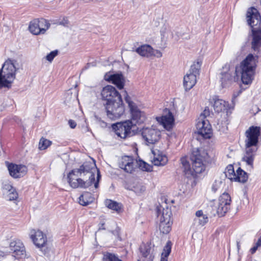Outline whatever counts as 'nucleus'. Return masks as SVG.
Returning a JSON list of instances; mask_svg holds the SVG:
<instances>
[{
	"instance_id": "nucleus-20",
	"label": "nucleus",
	"mask_w": 261,
	"mask_h": 261,
	"mask_svg": "<svg viewBox=\"0 0 261 261\" xmlns=\"http://www.w3.org/2000/svg\"><path fill=\"white\" fill-rule=\"evenodd\" d=\"M156 211L160 221L171 222L172 212L166 203L157 206Z\"/></svg>"
},
{
	"instance_id": "nucleus-56",
	"label": "nucleus",
	"mask_w": 261,
	"mask_h": 261,
	"mask_svg": "<svg viewBox=\"0 0 261 261\" xmlns=\"http://www.w3.org/2000/svg\"><path fill=\"white\" fill-rule=\"evenodd\" d=\"M89 1L94 2V3H96V2H100V1H101V0H89Z\"/></svg>"
},
{
	"instance_id": "nucleus-34",
	"label": "nucleus",
	"mask_w": 261,
	"mask_h": 261,
	"mask_svg": "<svg viewBox=\"0 0 261 261\" xmlns=\"http://www.w3.org/2000/svg\"><path fill=\"white\" fill-rule=\"evenodd\" d=\"M224 174L226 178L228 179H237L236 178V174L234 172L233 167L231 165H229L225 170Z\"/></svg>"
},
{
	"instance_id": "nucleus-41",
	"label": "nucleus",
	"mask_w": 261,
	"mask_h": 261,
	"mask_svg": "<svg viewBox=\"0 0 261 261\" xmlns=\"http://www.w3.org/2000/svg\"><path fill=\"white\" fill-rule=\"evenodd\" d=\"M172 244L170 241H168L164 247L162 256H168L171 252Z\"/></svg>"
},
{
	"instance_id": "nucleus-9",
	"label": "nucleus",
	"mask_w": 261,
	"mask_h": 261,
	"mask_svg": "<svg viewBox=\"0 0 261 261\" xmlns=\"http://www.w3.org/2000/svg\"><path fill=\"white\" fill-rule=\"evenodd\" d=\"M50 26L48 20L44 18L35 19L30 23L29 29L35 35L44 34Z\"/></svg>"
},
{
	"instance_id": "nucleus-42",
	"label": "nucleus",
	"mask_w": 261,
	"mask_h": 261,
	"mask_svg": "<svg viewBox=\"0 0 261 261\" xmlns=\"http://www.w3.org/2000/svg\"><path fill=\"white\" fill-rule=\"evenodd\" d=\"M15 189L8 180L4 182L3 184V190L4 191L5 193L9 192Z\"/></svg>"
},
{
	"instance_id": "nucleus-55",
	"label": "nucleus",
	"mask_w": 261,
	"mask_h": 261,
	"mask_svg": "<svg viewBox=\"0 0 261 261\" xmlns=\"http://www.w3.org/2000/svg\"><path fill=\"white\" fill-rule=\"evenodd\" d=\"M99 121H100V124L102 126H106V123L104 121H101V120H99Z\"/></svg>"
},
{
	"instance_id": "nucleus-31",
	"label": "nucleus",
	"mask_w": 261,
	"mask_h": 261,
	"mask_svg": "<svg viewBox=\"0 0 261 261\" xmlns=\"http://www.w3.org/2000/svg\"><path fill=\"white\" fill-rule=\"evenodd\" d=\"M196 218L194 219L195 222H198L201 226L204 225L208 222V215H204L202 210L197 211L195 214Z\"/></svg>"
},
{
	"instance_id": "nucleus-19",
	"label": "nucleus",
	"mask_w": 261,
	"mask_h": 261,
	"mask_svg": "<svg viewBox=\"0 0 261 261\" xmlns=\"http://www.w3.org/2000/svg\"><path fill=\"white\" fill-rule=\"evenodd\" d=\"M119 167L126 172L132 173L137 167V160L131 156H122L119 163Z\"/></svg>"
},
{
	"instance_id": "nucleus-16",
	"label": "nucleus",
	"mask_w": 261,
	"mask_h": 261,
	"mask_svg": "<svg viewBox=\"0 0 261 261\" xmlns=\"http://www.w3.org/2000/svg\"><path fill=\"white\" fill-rule=\"evenodd\" d=\"M197 134L204 139H209L211 137V126L207 120L198 118L196 123Z\"/></svg>"
},
{
	"instance_id": "nucleus-12",
	"label": "nucleus",
	"mask_w": 261,
	"mask_h": 261,
	"mask_svg": "<svg viewBox=\"0 0 261 261\" xmlns=\"http://www.w3.org/2000/svg\"><path fill=\"white\" fill-rule=\"evenodd\" d=\"M132 127L133 122L129 120L117 123L112 125L116 135L122 139H125L130 136Z\"/></svg>"
},
{
	"instance_id": "nucleus-17",
	"label": "nucleus",
	"mask_w": 261,
	"mask_h": 261,
	"mask_svg": "<svg viewBox=\"0 0 261 261\" xmlns=\"http://www.w3.org/2000/svg\"><path fill=\"white\" fill-rule=\"evenodd\" d=\"M101 95L102 98L106 100L107 102L115 100L118 99V97H121L115 88L111 85H107L103 87L101 92Z\"/></svg>"
},
{
	"instance_id": "nucleus-39",
	"label": "nucleus",
	"mask_w": 261,
	"mask_h": 261,
	"mask_svg": "<svg viewBox=\"0 0 261 261\" xmlns=\"http://www.w3.org/2000/svg\"><path fill=\"white\" fill-rule=\"evenodd\" d=\"M236 178L237 179H246L248 178L247 173L243 170L241 168H239L237 170Z\"/></svg>"
},
{
	"instance_id": "nucleus-30",
	"label": "nucleus",
	"mask_w": 261,
	"mask_h": 261,
	"mask_svg": "<svg viewBox=\"0 0 261 261\" xmlns=\"http://www.w3.org/2000/svg\"><path fill=\"white\" fill-rule=\"evenodd\" d=\"M105 205L112 210L120 213L122 211V205L116 201L111 199H106L105 201Z\"/></svg>"
},
{
	"instance_id": "nucleus-48",
	"label": "nucleus",
	"mask_w": 261,
	"mask_h": 261,
	"mask_svg": "<svg viewBox=\"0 0 261 261\" xmlns=\"http://www.w3.org/2000/svg\"><path fill=\"white\" fill-rule=\"evenodd\" d=\"M69 23V21L67 18H64L61 21L59 22V24L64 26H67Z\"/></svg>"
},
{
	"instance_id": "nucleus-10",
	"label": "nucleus",
	"mask_w": 261,
	"mask_h": 261,
	"mask_svg": "<svg viewBox=\"0 0 261 261\" xmlns=\"http://www.w3.org/2000/svg\"><path fill=\"white\" fill-rule=\"evenodd\" d=\"M231 202L230 195L225 192L223 193L219 198V202L217 204V208L210 212L212 216H216L217 214L219 216H223L227 213L229 209Z\"/></svg>"
},
{
	"instance_id": "nucleus-6",
	"label": "nucleus",
	"mask_w": 261,
	"mask_h": 261,
	"mask_svg": "<svg viewBox=\"0 0 261 261\" xmlns=\"http://www.w3.org/2000/svg\"><path fill=\"white\" fill-rule=\"evenodd\" d=\"M201 61L197 60L191 66L190 69L184 77V86L185 90L192 89L197 82V76L199 74Z\"/></svg>"
},
{
	"instance_id": "nucleus-3",
	"label": "nucleus",
	"mask_w": 261,
	"mask_h": 261,
	"mask_svg": "<svg viewBox=\"0 0 261 261\" xmlns=\"http://www.w3.org/2000/svg\"><path fill=\"white\" fill-rule=\"evenodd\" d=\"M83 174H88L89 179H100L101 177L100 171L95 164L89 162H85L79 168L72 170L68 173L67 177L68 179H81L79 177Z\"/></svg>"
},
{
	"instance_id": "nucleus-7",
	"label": "nucleus",
	"mask_w": 261,
	"mask_h": 261,
	"mask_svg": "<svg viewBox=\"0 0 261 261\" xmlns=\"http://www.w3.org/2000/svg\"><path fill=\"white\" fill-rule=\"evenodd\" d=\"M106 109L107 116L111 120L120 118L124 113V107L121 97L110 102L106 103Z\"/></svg>"
},
{
	"instance_id": "nucleus-4",
	"label": "nucleus",
	"mask_w": 261,
	"mask_h": 261,
	"mask_svg": "<svg viewBox=\"0 0 261 261\" xmlns=\"http://www.w3.org/2000/svg\"><path fill=\"white\" fill-rule=\"evenodd\" d=\"M15 60H8L0 69V88L2 87L10 88L15 79L17 67Z\"/></svg>"
},
{
	"instance_id": "nucleus-44",
	"label": "nucleus",
	"mask_w": 261,
	"mask_h": 261,
	"mask_svg": "<svg viewBox=\"0 0 261 261\" xmlns=\"http://www.w3.org/2000/svg\"><path fill=\"white\" fill-rule=\"evenodd\" d=\"M58 55V51L54 50L51 51L49 54L46 56V59L47 61L51 62L54 58Z\"/></svg>"
},
{
	"instance_id": "nucleus-15",
	"label": "nucleus",
	"mask_w": 261,
	"mask_h": 261,
	"mask_svg": "<svg viewBox=\"0 0 261 261\" xmlns=\"http://www.w3.org/2000/svg\"><path fill=\"white\" fill-rule=\"evenodd\" d=\"M30 237L34 244L39 248L41 249L47 244L46 236L38 229H32L30 230Z\"/></svg>"
},
{
	"instance_id": "nucleus-26",
	"label": "nucleus",
	"mask_w": 261,
	"mask_h": 261,
	"mask_svg": "<svg viewBox=\"0 0 261 261\" xmlns=\"http://www.w3.org/2000/svg\"><path fill=\"white\" fill-rule=\"evenodd\" d=\"M123 185L126 189L134 191L136 193H140L145 190V187L138 180H124Z\"/></svg>"
},
{
	"instance_id": "nucleus-24",
	"label": "nucleus",
	"mask_w": 261,
	"mask_h": 261,
	"mask_svg": "<svg viewBox=\"0 0 261 261\" xmlns=\"http://www.w3.org/2000/svg\"><path fill=\"white\" fill-rule=\"evenodd\" d=\"M156 120L167 130H170L173 125L174 117L171 112L168 111V114L162 117L156 118Z\"/></svg>"
},
{
	"instance_id": "nucleus-54",
	"label": "nucleus",
	"mask_w": 261,
	"mask_h": 261,
	"mask_svg": "<svg viewBox=\"0 0 261 261\" xmlns=\"http://www.w3.org/2000/svg\"><path fill=\"white\" fill-rule=\"evenodd\" d=\"M5 255V253L0 250V258Z\"/></svg>"
},
{
	"instance_id": "nucleus-25",
	"label": "nucleus",
	"mask_w": 261,
	"mask_h": 261,
	"mask_svg": "<svg viewBox=\"0 0 261 261\" xmlns=\"http://www.w3.org/2000/svg\"><path fill=\"white\" fill-rule=\"evenodd\" d=\"M257 147L255 146H245V150L242 161L246 162L247 165L252 167L255 152Z\"/></svg>"
},
{
	"instance_id": "nucleus-33",
	"label": "nucleus",
	"mask_w": 261,
	"mask_h": 261,
	"mask_svg": "<svg viewBox=\"0 0 261 261\" xmlns=\"http://www.w3.org/2000/svg\"><path fill=\"white\" fill-rule=\"evenodd\" d=\"M180 162L184 169V172L185 176L186 177H189V175H192V173H191V168L190 167L189 162L187 160V158L186 157H182L180 159Z\"/></svg>"
},
{
	"instance_id": "nucleus-38",
	"label": "nucleus",
	"mask_w": 261,
	"mask_h": 261,
	"mask_svg": "<svg viewBox=\"0 0 261 261\" xmlns=\"http://www.w3.org/2000/svg\"><path fill=\"white\" fill-rule=\"evenodd\" d=\"M143 171H149L151 169V167L142 160L137 161V166Z\"/></svg>"
},
{
	"instance_id": "nucleus-53",
	"label": "nucleus",
	"mask_w": 261,
	"mask_h": 261,
	"mask_svg": "<svg viewBox=\"0 0 261 261\" xmlns=\"http://www.w3.org/2000/svg\"><path fill=\"white\" fill-rule=\"evenodd\" d=\"M161 261H168V256H161Z\"/></svg>"
},
{
	"instance_id": "nucleus-49",
	"label": "nucleus",
	"mask_w": 261,
	"mask_h": 261,
	"mask_svg": "<svg viewBox=\"0 0 261 261\" xmlns=\"http://www.w3.org/2000/svg\"><path fill=\"white\" fill-rule=\"evenodd\" d=\"M68 124L71 128H74L76 126V123L75 121L70 119L68 121Z\"/></svg>"
},
{
	"instance_id": "nucleus-27",
	"label": "nucleus",
	"mask_w": 261,
	"mask_h": 261,
	"mask_svg": "<svg viewBox=\"0 0 261 261\" xmlns=\"http://www.w3.org/2000/svg\"><path fill=\"white\" fill-rule=\"evenodd\" d=\"M94 198L92 194L89 192L83 193L79 198V203L83 206H87L92 203Z\"/></svg>"
},
{
	"instance_id": "nucleus-29",
	"label": "nucleus",
	"mask_w": 261,
	"mask_h": 261,
	"mask_svg": "<svg viewBox=\"0 0 261 261\" xmlns=\"http://www.w3.org/2000/svg\"><path fill=\"white\" fill-rule=\"evenodd\" d=\"M135 51L141 56L149 57L152 56L153 48L149 45L144 44L136 48Z\"/></svg>"
},
{
	"instance_id": "nucleus-32",
	"label": "nucleus",
	"mask_w": 261,
	"mask_h": 261,
	"mask_svg": "<svg viewBox=\"0 0 261 261\" xmlns=\"http://www.w3.org/2000/svg\"><path fill=\"white\" fill-rule=\"evenodd\" d=\"M140 251L143 256L147 258L146 261H152L153 256L151 254V247L149 246H141Z\"/></svg>"
},
{
	"instance_id": "nucleus-57",
	"label": "nucleus",
	"mask_w": 261,
	"mask_h": 261,
	"mask_svg": "<svg viewBox=\"0 0 261 261\" xmlns=\"http://www.w3.org/2000/svg\"><path fill=\"white\" fill-rule=\"evenodd\" d=\"M238 181H239V182H242V183H243V184H244V183L246 181V180H238Z\"/></svg>"
},
{
	"instance_id": "nucleus-35",
	"label": "nucleus",
	"mask_w": 261,
	"mask_h": 261,
	"mask_svg": "<svg viewBox=\"0 0 261 261\" xmlns=\"http://www.w3.org/2000/svg\"><path fill=\"white\" fill-rule=\"evenodd\" d=\"M225 186V183L223 180H215L212 185V189L214 192H222Z\"/></svg>"
},
{
	"instance_id": "nucleus-51",
	"label": "nucleus",
	"mask_w": 261,
	"mask_h": 261,
	"mask_svg": "<svg viewBox=\"0 0 261 261\" xmlns=\"http://www.w3.org/2000/svg\"><path fill=\"white\" fill-rule=\"evenodd\" d=\"M99 180H92V183L90 186H91L92 184H94V187L95 189L98 187Z\"/></svg>"
},
{
	"instance_id": "nucleus-43",
	"label": "nucleus",
	"mask_w": 261,
	"mask_h": 261,
	"mask_svg": "<svg viewBox=\"0 0 261 261\" xmlns=\"http://www.w3.org/2000/svg\"><path fill=\"white\" fill-rule=\"evenodd\" d=\"M107 261H122L117 257L115 255L111 253H107L104 257Z\"/></svg>"
},
{
	"instance_id": "nucleus-36",
	"label": "nucleus",
	"mask_w": 261,
	"mask_h": 261,
	"mask_svg": "<svg viewBox=\"0 0 261 261\" xmlns=\"http://www.w3.org/2000/svg\"><path fill=\"white\" fill-rule=\"evenodd\" d=\"M159 228L160 231L164 234H167L171 230V223L164 221H160Z\"/></svg>"
},
{
	"instance_id": "nucleus-28",
	"label": "nucleus",
	"mask_w": 261,
	"mask_h": 261,
	"mask_svg": "<svg viewBox=\"0 0 261 261\" xmlns=\"http://www.w3.org/2000/svg\"><path fill=\"white\" fill-rule=\"evenodd\" d=\"M66 183L72 188H87L91 185L92 180H66Z\"/></svg>"
},
{
	"instance_id": "nucleus-14",
	"label": "nucleus",
	"mask_w": 261,
	"mask_h": 261,
	"mask_svg": "<svg viewBox=\"0 0 261 261\" xmlns=\"http://www.w3.org/2000/svg\"><path fill=\"white\" fill-rule=\"evenodd\" d=\"M260 134V128L257 126H251L246 131L245 146L256 147Z\"/></svg>"
},
{
	"instance_id": "nucleus-11",
	"label": "nucleus",
	"mask_w": 261,
	"mask_h": 261,
	"mask_svg": "<svg viewBox=\"0 0 261 261\" xmlns=\"http://www.w3.org/2000/svg\"><path fill=\"white\" fill-rule=\"evenodd\" d=\"M141 135L146 144H154L161 138V132L152 127H143L141 130Z\"/></svg>"
},
{
	"instance_id": "nucleus-37",
	"label": "nucleus",
	"mask_w": 261,
	"mask_h": 261,
	"mask_svg": "<svg viewBox=\"0 0 261 261\" xmlns=\"http://www.w3.org/2000/svg\"><path fill=\"white\" fill-rule=\"evenodd\" d=\"M51 144V142L46 139L42 138L39 141V148L40 150L46 149Z\"/></svg>"
},
{
	"instance_id": "nucleus-22",
	"label": "nucleus",
	"mask_w": 261,
	"mask_h": 261,
	"mask_svg": "<svg viewBox=\"0 0 261 261\" xmlns=\"http://www.w3.org/2000/svg\"><path fill=\"white\" fill-rule=\"evenodd\" d=\"M151 152L152 156H151L152 163L157 166H165L168 162L167 156L162 151L157 149H152Z\"/></svg>"
},
{
	"instance_id": "nucleus-50",
	"label": "nucleus",
	"mask_w": 261,
	"mask_h": 261,
	"mask_svg": "<svg viewBox=\"0 0 261 261\" xmlns=\"http://www.w3.org/2000/svg\"><path fill=\"white\" fill-rule=\"evenodd\" d=\"M258 247L256 245H254L253 247L250 249V252L251 254H254L258 249Z\"/></svg>"
},
{
	"instance_id": "nucleus-1",
	"label": "nucleus",
	"mask_w": 261,
	"mask_h": 261,
	"mask_svg": "<svg viewBox=\"0 0 261 261\" xmlns=\"http://www.w3.org/2000/svg\"><path fill=\"white\" fill-rule=\"evenodd\" d=\"M256 60L252 54L247 56L241 63L240 67L235 68L229 64H225L221 73L220 82L223 88L228 87L239 79V73L241 75L243 84L248 85L251 83L256 68Z\"/></svg>"
},
{
	"instance_id": "nucleus-58",
	"label": "nucleus",
	"mask_w": 261,
	"mask_h": 261,
	"mask_svg": "<svg viewBox=\"0 0 261 261\" xmlns=\"http://www.w3.org/2000/svg\"><path fill=\"white\" fill-rule=\"evenodd\" d=\"M89 65H90V64H89V63L87 64V66L85 67V68H88V67H89Z\"/></svg>"
},
{
	"instance_id": "nucleus-23",
	"label": "nucleus",
	"mask_w": 261,
	"mask_h": 261,
	"mask_svg": "<svg viewBox=\"0 0 261 261\" xmlns=\"http://www.w3.org/2000/svg\"><path fill=\"white\" fill-rule=\"evenodd\" d=\"M213 108L217 113L223 112L226 111L228 114L229 111L233 109V107L229 106L228 102L217 98H213Z\"/></svg>"
},
{
	"instance_id": "nucleus-5",
	"label": "nucleus",
	"mask_w": 261,
	"mask_h": 261,
	"mask_svg": "<svg viewBox=\"0 0 261 261\" xmlns=\"http://www.w3.org/2000/svg\"><path fill=\"white\" fill-rule=\"evenodd\" d=\"M124 98L129 109L131 116L130 121L133 122V126L144 123L147 118L146 114L138 107L136 103L132 100L126 91H125Z\"/></svg>"
},
{
	"instance_id": "nucleus-13",
	"label": "nucleus",
	"mask_w": 261,
	"mask_h": 261,
	"mask_svg": "<svg viewBox=\"0 0 261 261\" xmlns=\"http://www.w3.org/2000/svg\"><path fill=\"white\" fill-rule=\"evenodd\" d=\"M12 256L16 259L24 258L27 255L25 248L19 240H13L9 245Z\"/></svg>"
},
{
	"instance_id": "nucleus-47",
	"label": "nucleus",
	"mask_w": 261,
	"mask_h": 261,
	"mask_svg": "<svg viewBox=\"0 0 261 261\" xmlns=\"http://www.w3.org/2000/svg\"><path fill=\"white\" fill-rule=\"evenodd\" d=\"M152 56H154L157 58H161L162 56V53L160 50H154L153 49Z\"/></svg>"
},
{
	"instance_id": "nucleus-8",
	"label": "nucleus",
	"mask_w": 261,
	"mask_h": 261,
	"mask_svg": "<svg viewBox=\"0 0 261 261\" xmlns=\"http://www.w3.org/2000/svg\"><path fill=\"white\" fill-rule=\"evenodd\" d=\"M191 161H192V168H191L192 175H189L188 178H198V175L204 171V166L203 164V158L200 153V150L198 148L195 149L192 152L191 156Z\"/></svg>"
},
{
	"instance_id": "nucleus-18",
	"label": "nucleus",
	"mask_w": 261,
	"mask_h": 261,
	"mask_svg": "<svg viewBox=\"0 0 261 261\" xmlns=\"http://www.w3.org/2000/svg\"><path fill=\"white\" fill-rule=\"evenodd\" d=\"M6 164L10 174L13 178L22 177L28 171L27 167L24 165H16L13 163L9 164L8 162H6Z\"/></svg>"
},
{
	"instance_id": "nucleus-2",
	"label": "nucleus",
	"mask_w": 261,
	"mask_h": 261,
	"mask_svg": "<svg viewBox=\"0 0 261 261\" xmlns=\"http://www.w3.org/2000/svg\"><path fill=\"white\" fill-rule=\"evenodd\" d=\"M246 15L247 23L253 29L252 48L254 50H257L261 46V28L257 30H255L253 28L260 24L261 16L258 11L254 7L249 8Z\"/></svg>"
},
{
	"instance_id": "nucleus-52",
	"label": "nucleus",
	"mask_w": 261,
	"mask_h": 261,
	"mask_svg": "<svg viewBox=\"0 0 261 261\" xmlns=\"http://www.w3.org/2000/svg\"><path fill=\"white\" fill-rule=\"evenodd\" d=\"M255 245H256L257 247H259L261 246V236L258 239L257 242L255 243Z\"/></svg>"
},
{
	"instance_id": "nucleus-59",
	"label": "nucleus",
	"mask_w": 261,
	"mask_h": 261,
	"mask_svg": "<svg viewBox=\"0 0 261 261\" xmlns=\"http://www.w3.org/2000/svg\"><path fill=\"white\" fill-rule=\"evenodd\" d=\"M138 261H140L139 260H138Z\"/></svg>"
},
{
	"instance_id": "nucleus-21",
	"label": "nucleus",
	"mask_w": 261,
	"mask_h": 261,
	"mask_svg": "<svg viewBox=\"0 0 261 261\" xmlns=\"http://www.w3.org/2000/svg\"><path fill=\"white\" fill-rule=\"evenodd\" d=\"M104 79L114 84L119 89H122L124 87L125 80L121 73L112 74L110 72H107L104 76Z\"/></svg>"
},
{
	"instance_id": "nucleus-45",
	"label": "nucleus",
	"mask_w": 261,
	"mask_h": 261,
	"mask_svg": "<svg viewBox=\"0 0 261 261\" xmlns=\"http://www.w3.org/2000/svg\"><path fill=\"white\" fill-rule=\"evenodd\" d=\"M217 205H211L210 206H208L207 207V215L209 216H211V217H212L213 216H212L211 214H210V212L211 211H213L214 210H215L217 208Z\"/></svg>"
},
{
	"instance_id": "nucleus-46",
	"label": "nucleus",
	"mask_w": 261,
	"mask_h": 261,
	"mask_svg": "<svg viewBox=\"0 0 261 261\" xmlns=\"http://www.w3.org/2000/svg\"><path fill=\"white\" fill-rule=\"evenodd\" d=\"M210 115V111L208 109H205L203 112L200 115L199 118H202L203 119H205V118Z\"/></svg>"
},
{
	"instance_id": "nucleus-40",
	"label": "nucleus",
	"mask_w": 261,
	"mask_h": 261,
	"mask_svg": "<svg viewBox=\"0 0 261 261\" xmlns=\"http://www.w3.org/2000/svg\"><path fill=\"white\" fill-rule=\"evenodd\" d=\"M7 194V199L9 201L16 200L18 197V194L16 189L13 190L9 192L6 193Z\"/></svg>"
}]
</instances>
